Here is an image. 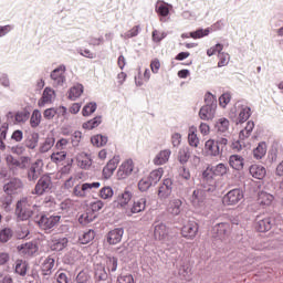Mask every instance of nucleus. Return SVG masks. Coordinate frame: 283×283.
Returning <instances> with one entry per match:
<instances>
[{
    "mask_svg": "<svg viewBox=\"0 0 283 283\" xmlns=\"http://www.w3.org/2000/svg\"><path fill=\"white\" fill-rule=\"evenodd\" d=\"M165 214H159L153 223V228L155 229V239L159 240L161 243H165L168 247H174L177 244L176 237L169 235V227L161 220H164Z\"/></svg>",
    "mask_w": 283,
    "mask_h": 283,
    "instance_id": "f257e3e1",
    "label": "nucleus"
},
{
    "mask_svg": "<svg viewBox=\"0 0 283 283\" xmlns=\"http://www.w3.org/2000/svg\"><path fill=\"white\" fill-rule=\"evenodd\" d=\"M205 106L199 109V118L202 120H212L216 117L217 108H218V99L217 96L211 92H207L205 95Z\"/></svg>",
    "mask_w": 283,
    "mask_h": 283,
    "instance_id": "f03ea898",
    "label": "nucleus"
},
{
    "mask_svg": "<svg viewBox=\"0 0 283 283\" xmlns=\"http://www.w3.org/2000/svg\"><path fill=\"white\" fill-rule=\"evenodd\" d=\"M228 138L224 137L206 140L205 153L207 156L219 157L228 150Z\"/></svg>",
    "mask_w": 283,
    "mask_h": 283,
    "instance_id": "7ed1b4c3",
    "label": "nucleus"
},
{
    "mask_svg": "<svg viewBox=\"0 0 283 283\" xmlns=\"http://www.w3.org/2000/svg\"><path fill=\"white\" fill-rule=\"evenodd\" d=\"M61 216L60 214H52L49 212H41L34 216V222L39 229L43 231H50L51 229L57 227L60 223Z\"/></svg>",
    "mask_w": 283,
    "mask_h": 283,
    "instance_id": "20e7f679",
    "label": "nucleus"
},
{
    "mask_svg": "<svg viewBox=\"0 0 283 283\" xmlns=\"http://www.w3.org/2000/svg\"><path fill=\"white\" fill-rule=\"evenodd\" d=\"M251 116V107L245 105H237L230 111V119L235 123V125L243 124L249 120Z\"/></svg>",
    "mask_w": 283,
    "mask_h": 283,
    "instance_id": "39448f33",
    "label": "nucleus"
},
{
    "mask_svg": "<svg viewBox=\"0 0 283 283\" xmlns=\"http://www.w3.org/2000/svg\"><path fill=\"white\" fill-rule=\"evenodd\" d=\"M244 200V190L235 188L229 190L222 198V205L233 207L240 205Z\"/></svg>",
    "mask_w": 283,
    "mask_h": 283,
    "instance_id": "423d86ee",
    "label": "nucleus"
},
{
    "mask_svg": "<svg viewBox=\"0 0 283 283\" xmlns=\"http://www.w3.org/2000/svg\"><path fill=\"white\" fill-rule=\"evenodd\" d=\"M274 226H275V217L274 216H270V214L256 216V218H255L254 228L260 233L269 232L271 229H273Z\"/></svg>",
    "mask_w": 283,
    "mask_h": 283,
    "instance_id": "0eeeda50",
    "label": "nucleus"
},
{
    "mask_svg": "<svg viewBox=\"0 0 283 283\" xmlns=\"http://www.w3.org/2000/svg\"><path fill=\"white\" fill-rule=\"evenodd\" d=\"M214 176L210 167H207L202 172L201 187L205 188V191H208V193H214L217 191V180Z\"/></svg>",
    "mask_w": 283,
    "mask_h": 283,
    "instance_id": "6e6552de",
    "label": "nucleus"
},
{
    "mask_svg": "<svg viewBox=\"0 0 283 283\" xmlns=\"http://www.w3.org/2000/svg\"><path fill=\"white\" fill-rule=\"evenodd\" d=\"M51 189H52V178L50 175L45 174L41 176V178H39L32 193L35 196H43L44 193H49Z\"/></svg>",
    "mask_w": 283,
    "mask_h": 283,
    "instance_id": "1a4fd4ad",
    "label": "nucleus"
},
{
    "mask_svg": "<svg viewBox=\"0 0 283 283\" xmlns=\"http://www.w3.org/2000/svg\"><path fill=\"white\" fill-rule=\"evenodd\" d=\"M66 66L65 65H60L56 66L52 72H51V80L53 87H63L66 83Z\"/></svg>",
    "mask_w": 283,
    "mask_h": 283,
    "instance_id": "9d476101",
    "label": "nucleus"
},
{
    "mask_svg": "<svg viewBox=\"0 0 283 283\" xmlns=\"http://www.w3.org/2000/svg\"><path fill=\"white\" fill-rule=\"evenodd\" d=\"M42 174H43V160L36 159L34 163L31 164V166L28 167L27 178L31 182H36V180L42 176Z\"/></svg>",
    "mask_w": 283,
    "mask_h": 283,
    "instance_id": "9b49d317",
    "label": "nucleus"
},
{
    "mask_svg": "<svg viewBox=\"0 0 283 283\" xmlns=\"http://www.w3.org/2000/svg\"><path fill=\"white\" fill-rule=\"evenodd\" d=\"M213 238L224 240L231 234V224L228 222L216 223L212 228Z\"/></svg>",
    "mask_w": 283,
    "mask_h": 283,
    "instance_id": "f8f14e48",
    "label": "nucleus"
},
{
    "mask_svg": "<svg viewBox=\"0 0 283 283\" xmlns=\"http://www.w3.org/2000/svg\"><path fill=\"white\" fill-rule=\"evenodd\" d=\"M212 193L213 192H209V190H205V188L201 187L199 189L193 190V195L190 201L196 208H202L205 205L207 195H212Z\"/></svg>",
    "mask_w": 283,
    "mask_h": 283,
    "instance_id": "ddd939ff",
    "label": "nucleus"
},
{
    "mask_svg": "<svg viewBox=\"0 0 283 283\" xmlns=\"http://www.w3.org/2000/svg\"><path fill=\"white\" fill-rule=\"evenodd\" d=\"M198 232H199V223L193 220H189L188 223H186L181 230L182 237L189 240H192L193 238H196Z\"/></svg>",
    "mask_w": 283,
    "mask_h": 283,
    "instance_id": "4468645a",
    "label": "nucleus"
},
{
    "mask_svg": "<svg viewBox=\"0 0 283 283\" xmlns=\"http://www.w3.org/2000/svg\"><path fill=\"white\" fill-rule=\"evenodd\" d=\"M172 186H174V181L170 178L164 179V181L158 188V197L160 199L169 198L172 193Z\"/></svg>",
    "mask_w": 283,
    "mask_h": 283,
    "instance_id": "2eb2a0df",
    "label": "nucleus"
},
{
    "mask_svg": "<svg viewBox=\"0 0 283 283\" xmlns=\"http://www.w3.org/2000/svg\"><path fill=\"white\" fill-rule=\"evenodd\" d=\"M124 232V228L111 230L106 235L107 243L109 245H117L123 240Z\"/></svg>",
    "mask_w": 283,
    "mask_h": 283,
    "instance_id": "dca6fc26",
    "label": "nucleus"
},
{
    "mask_svg": "<svg viewBox=\"0 0 283 283\" xmlns=\"http://www.w3.org/2000/svg\"><path fill=\"white\" fill-rule=\"evenodd\" d=\"M23 187L22 181L19 178H13L3 186L4 193L7 196L15 195L19 189Z\"/></svg>",
    "mask_w": 283,
    "mask_h": 283,
    "instance_id": "f3484780",
    "label": "nucleus"
},
{
    "mask_svg": "<svg viewBox=\"0 0 283 283\" xmlns=\"http://www.w3.org/2000/svg\"><path fill=\"white\" fill-rule=\"evenodd\" d=\"M229 119L228 118H220L216 123V129L218 135H222L223 138H229L230 133H229Z\"/></svg>",
    "mask_w": 283,
    "mask_h": 283,
    "instance_id": "a211bd4d",
    "label": "nucleus"
},
{
    "mask_svg": "<svg viewBox=\"0 0 283 283\" xmlns=\"http://www.w3.org/2000/svg\"><path fill=\"white\" fill-rule=\"evenodd\" d=\"M134 171V166L132 160H127L126 163H123L117 171V177L119 179H125L128 176H130Z\"/></svg>",
    "mask_w": 283,
    "mask_h": 283,
    "instance_id": "6ab92c4d",
    "label": "nucleus"
},
{
    "mask_svg": "<svg viewBox=\"0 0 283 283\" xmlns=\"http://www.w3.org/2000/svg\"><path fill=\"white\" fill-rule=\"evenodd\" d=\"M209 34H210V29L209 28H207V29L199 28L193 32H184L182 34H180V38H182V39L192 38L195 40H198V39H201L203 36H208Z\"/></svg>",
    "mask_w": 283,
    "mask_h": 283,
    "instance_id": "aec40b11",
    "label": "nucleus"
},
{
    "mask_svg": "<svg viewBox=\"0 0 283 283\" xmlns=\"http://www.w3.org/2000/svg\"><path fill=\"white\" fill-rule=\"evenodd\" d=\"M230 259L233 260L234 263H245L244 265H253L254 264V259L248 256L243 252H232L230 255Z\"/></svg>",
    "mask_w": 283,
    "mask_h": 283,
    "instance_id": "412c9836",
    "label": "nucleus"
},
{
    "mask_svg": "<svg viewBox=\"0 0 283 283\" xmlns=\"http://www.w3.org/2000/svg\"><path fill=\"white\" fill-rule=\"evenodd\" d=\"M17 250L20 254L24 256H32L36 253V245L33 242H25L17 247Z\"/></svg>",
    "mask_w": 283,
    "mask_h": 283,
    "instance_id": "4be33fe9",
    "label": "nucleus"
},
{
    "mask_svg": "<svg viewBox=\"0 0 283 283\" xmlns=\"http://www.w3.org/2000/svg\"><path fill=\"white\" fill-rule=\"evenodd\" d=\"M69 245V239L63 238H53L51 241V250L54 252H61L65 250V248Z\"/></svg>",
    "mask_w": 283,
    "mask_h": 283,
    "instance_id": "5701e85b",
    "label": "nucleus"
},
{
    "mask_svg": "<svg viewBox=\"0 0 283 283\" xmlns=\"http://www.w3.org/2000/svg\"><path fill=\"white\" fill-rule=\"evenodd\" d=\"M15 214L19 220L24 221L29 220L32 217L33 212L31 210H24L23 202L19 200L15 206Z\"/></svg>",
    "mask_w": 283,
    "mask_h": 283,
    "instance_id": "b1692460",
    "label": "nucleus"
},
{
    "mask_svg": "<svg viewBox=\"0 0 283 283\" xmlns=\"http://www.w3.org/2000/svg\"><path fill=\"white\" fill-rule=\"evenodd\" d=\"M170 156H171V150H170V149L160 150V151L157 154V156L155 157V159H153V163H154L156 166L165 165L166 163L169 161Z\"/></svg>",
    "mask_w": 283,
    "mask_h": 283,
    "instance_id": "393cba45",
    "label": "nucleus"
},
{
    "mask_svg": "<svg viewBox=\"0 0 283 283\" xmlns=\"http://www.w3.org/2000/svg\"><path fill=\"white\" fill-rule=\"evenodd\" d=\"M230 167L235 171H241L244 169V158L239 155H232L228 160Z\"/></svg>",
    "mask_w": 283,
    "mask_h": 283,
    "instance_id": "a878e982",
    "label": "nucleus"
},
{
    "mask_svg": "<svg viewBox=\"0 0 283 283\" xmlns=\"http://www.w3.org/2000/svg\"><path fill=\"white\" fill-rule=\"evenodd\" d=\"M184 202L181 199H172L169 202V208H168V212L172 216H179L181 213V211L184 210L182 207Z\"/></svg>",
    "mask_w": 283,
    "mask_h": 283,
    "instance_id": "bb28decb",
    "label": "nucleus"
},
{
    "mask_svg": "<svg viewBox=\"0 0 283 283\" xmlns=\"http://www.w3.org/2000/svg\"><path fill=\"white\" fill-rule=\"evenodd\" d=\"M249 171L252 177H254L255 179H259V180L264 179L266 176V169L264 166L252 165V166H250Z\"/></svg>",
    "mask_w": 283,
    "mask_h": 283,
    "instance_id": "cd10ccee",
    "label": "nucleus"
},
{
    "mask_svg": "<svg viewBox=\"0 0 283 283\" xmlns=\"http://www.w3.org/2000/svg\"><path fill=\"white\" fill-rule=\"evenodd\" d=\"M146 203H147L146 198L136 199L135 202H133V206L130 208V212L127 216L132 217L135 213H139L142 211H145Z\"/></svg>",
    "mask_w": 283,
    "mask_h": 283,
    "instance_id": "c85d7f7f",
    "label": "nucleus"
},
{
    "mask_svg": "<svg viewBox=\"0 0 283 283\" xmlns=\"http://www.w3.org/2000/svg\"><path fill=\"white\" fill-rule=\"evenodd\" d=\"M132 199L133 192L126 189L118 195L117 200H115V202H117V205L120 206V208H124L129 203V201H132Z\"/></svg>",
    "mask_w": 283,
    "mask_h": 283,
    "instance_id": "c756f323",
    "label": "nucleus"
},
{
    "mask_svg": "<svg viewBox=\"0 0 283 283\" xmlns=\"http://www.w3.org/2000/svg\"><path fill=\"white\" fill-rule=\"evenodd\" d=\"M84 87L81 83H76L69 91V99L72 102H76L80 96H82Z\"/></svg>",
    "mask_w": 283,
    "mask_h": 283,
    "instance_id": "7c9ffc66",
    "label": "nucleus"
},
{
    "mask_svg": "<svg viewBox=\"0 0 283 283\" xmlns=\"http://www.w3.org/2000/svg\"><path fill=\"white\" fill-rule=\"evenodd\" d=\"M94 279L97 282H104L108 280V274L104 265H95L94 268Z\"/></svg>",
    "mask_w": 283,
    "mask_h": 283,
    "instance_id": "2f4dec72",
    "label": "nucleus"
},
{
    "mask_svg": "<svg viewBox=\"0 0 283 283\" xmlns=\"http://www.w3.org/2000/svg\"><path fill=\"white\" fill-rule=\"evenodd\" d=\"M54 259L52 256H48L42 266H41V271H42V274L43 276H50L52 274V270H53V266H54Z\"/></svg>",
    "mask_w": 283,
    "mask_h": 283,
    "instance_id": "473e14b6",
    "label": "nucleus"
},
{
    "mask_svg": "<svg viewBox=\"0 0 283 283\" xmlns=\"http://www.w3.org/2000/svg\"><path fill=\"white\" fill-rule=\"evenodd\" d=\"M102 123H103V116L97 115L94 118L90 119L88 122L84 123L82 127L83 129L92 130L97 128Z\"/></svg>",
    "mask_w": 283,
    "mask_h": 283,
    "instance_id": "72a5a7b5",
    "label": "nucleus"
},
{
    "mask_svg": "<svg viewBox=\"0 0 283 283\" xmlns=\"http://www.w3.org/2000/svg\"><path fill=\"white\" fill-rule=\"evenodd\" d=\"M266 155V143L260 142L253 149V157L256 160H261Z\"/></svg>",
    "mask_w": 283,
    "mask_h": 283,
    "instance_id": "f704fd0d",
    "label": "nucleus"
},
{
    "mask_svg": "<svg viewBox=\"0 0 283 283\" xmlns=\"http://www.w3.org/2000/svg\"><path fill=\"white\" fill-rule=\"evenodd\" d=\"M39 133H32L24 142L25 147H28L29 149H35L39 145Z\"/></svg>",
    "mask_w": 283,
    "mask_h": 283,
    "instance_id": "c9c22d12",
    "label": "nucleus"
},
{
    "mask_svg": "<svg viewBox=\"0 0 283 283\" xmlns=\"http://www.w3.org/2000/svg\"><path fill=\"white\" fill-rule=\"evenodd\" d=\"M163 176H164V169L163 168H158L156 170H153L146 177V179H148L154 186H156L157 182H159L161 180Z\"/></svg>",
    "mask_w": 283,
    "mask_h": 283,
    "instance_id": "e433bc0d",
    "label": "nucleus"
},
{
    "mask_svg": "<svg viewBox=\"0 0 283 283\" xmlns=\"http://www.w3.org/2000/svg\"><path fill=\"white\" fill-rule=\"evenodd\" d=\"M42 120V114L40 109L35 108L32 113L31 119L29 120V124L31 125L32 129H36Z\"/></svg>",
    "mask_w": 283,
    "mask_h": 283,
    "instance_id": "4c0bfd02",
    "label": "nucleus"
},
{
    "mask_svg": "<svg viewBox=\"0 0 283 283\" xmlns=\"http://www.w3.org/2000/svg\"><path fill=\"white\" fill-rule=\"evenodd\" d=\"M31 112L29 107H24L23 111L15 113L14 115V120L18 122L19 124L25 123L30 119Z\"/></svg>",
    "mask_w": 283,
    "mask_h": 283,
    "instance_id": "58836bf2",
    "label": "nucleus"
},
{
    "mask_svg": "<svg viewBox=\"0 0 283 283\" xmlns=\"http://www.w3.org/2000/svg\"><path fill=\"white\" fill-rule=\"evenodd\" d=\"M255 128V124L253 120H249L248 124L245 125L244 129L240 132L239 138L241 140H245V138H249L251 133H253Z\"/></svg>",
    "mask_w": 283,
    "mask_h": 283,
    "instance_id": "ea45409f",
    "label": "nucleus"
},
{
    "mask_svg": "<svg viewBox=\"0 0 283 283\" xmlns=\"http://www.w3.org/2000/svg\"><path fill=\"white\" fill-rule=\"evenodd\" d=\"M95 237H96V232L94 230L90 229L88 231L83 232L82 237H80V242L82 245H86V244L93 242Z\"/></svg>",
    "mask_w": 283,
    "mask_h": 283,
    "instance_id": "a19ab883",
    "label": "nucleus"
},
{
    "mask_svg": "<svg viewBox=\"0 0 283 283\" xmlns=\"http://www.w3.org/2000/svg\"><path fill=\"white\" fill-rule=\"evenodd\" d=\"M91 143L92 145H94L95 147H103L105 145H107L108 143V137L107 136H104L102 134H97V135H94L92 138H91Z\"/></svg>",
    "mask_w": 283,
    "mask_h": 283,
    "instance_id": "79ce46f5",
    "label": "nucleus"
},
{
    "mask_svg": "<svg viewBox=\"0 0 283 283\" xmlns=\"http://www.w3.org/2000/svg\"><path fill=\"white\" fill-rule=\"evenodd\" d=\"M28 263H25L23 260H17L14 272L20 276H25L28 274Z\"/></svg>",
    "mask_w": 283,
    "mask_h": 283,
    "instance_id": "37998d69",
    "label": "nucleus"
},
{
    "mask_svg": "<svg viewBox=\"0 0 283 283\" xmlns=\"http://www.w3.org/2000/svg\"><path fill=\"white\" fill-rule=\"evenodd\" d=\"M190 157H191V153H190L189 147H185V148L179 149L178 161L180 164L185 165L186 163H189Z\"/></svg>",
    "mask_w": 283,
    "mask_h": 283,
    "instance_id": "c03bdc74",
    "label": "nucleus"
},
{
    "mask_svg": "<svg viewBox=\"0 0 283 283\" xmlns=\"http://www.w3.org/2000/svg\"><path fill=\"white\" fill-rule=\"evenodd\" d=\"M274 201V196L268 192H261L259 196V205L263 207H269Z\"/></svg>",
    "mask_w": 283,
    "mask_h": 283,
    "instance_id": "a18cd8bd",
    "label": "nucleus"
},
{
    "mask_svg": "<svg viewBox=\"0 0 283 283\" xmlns=\"http://www.w3.org/2000/svg\"><path fill=\"white\" fill-rule=\"evenodd\" d=\"M97 109V104L95 102H90L87 104H85L82 108V115L84 117H88L92 114H94Z\"/></svg>",
    "mask_w": 283,
    "mask_h": 283,
    "instance_id": "49530a36",
    "label": "nucleus"
},
{
    "mask_svg": "<svg viewBox=\"0 0 283 283\" xmlns=\"http://www.w3.org/2000/svg\"><path fill=\"white\" fill-rule=\"evenodd\" d=\"M210 171H212V174H214L216 177H222L227 175L228 168L223 164H219L217 166H212L210 168Z\"/></svg>",
    "mask_w": 283,
    "mask_h": 283,
    "instance_id": "de8ad7c7",
    "label": "nucleus"
},
{
    "mask_svg": "<svg viewBox=\"0 0 283 283\" xmlns=\"http://www.w3.org/2000/svg\"><path fill=\"white\" fill-rule=\"evenodd\" d=\"M106 268L109 272H116L118 268V259L116 256H107Z\"/></svg>",
    "mask_w": 283,
    "mask_h": 283,
    "instance_id": "09e8293b",
    "label": "nucleus"
},
{
    "mask_svg": "<svg viewBox=\"0 0 283 283\" xmlns=\"http://www.w3.org/2000/svg\"><path fill=\"white\" fill-rule=\"evenodd\" d=\"M13 237V231L11 228H4L0 231V242L7 243L11 240Z\"/></svg>",
    "mask_w": 283,
    "mask_h": 283,
    "instance_id": "8fccbe9b",
    "label": "nucleus"
},
{
    "mask_svg": "<svg viewBox=\"0 0 283 283\" xmlns=\"http://www.w3.org/2000/svg\"><path fill=\"white\" fill-rule=\"evenodd\" d=\"M151 187H155V185L151 181H149L147 177H144L138 181V189L142 192H146Z\"/></svg>",
    "mask_w": 283,
    "mask_h": 283,
    "instance_id": "3c124183",
    "label": "nucleus"
},
{
    "mask_svg": "<svg viewBox=\"0 0 283 283\" xmlns=\"http://www.w3.org/2000/svg\"><path fill=\"white\" fill-rule=\"evenodd\" d=\"M199 143L200 140H199L198 134H196L193 129H189L188 144L192 147H198Z\"/></svg>",
    "mask_w": 283,
    "mask_h": 283,
    "instance_id": "603ef678",
    "label": "nucleus"
},
{
    "mask_svg": "<svg viewBox=\"0 0 283 283\" xmlns=\"http://www.w3.org/2000/svg\"><path fill=\"white\" fill-rule=\"evenodd\" d=\"M99 196L102 199L108 200V199L113 198L114 190L109 186H106L99 190Z\"/></svg>",
    "mask_w": 283,
    "mask_h": 283,
    "instance_id": "864d4df0",
    "label": "nucleus"
},
{
    "mask_svg": "<svg viewBox=\"0 0 283 283\" xmlns=\"http://www.w3.org/2000/svg\"><path fill=\"white\" fill-rule=\"evenodd\" d=\"M54 143H55V139L53 137H48L44 140L42 147L40 148V151L42 154L49 153V150L53 147Z\"/></svg>",
    "mask_w": 283,
    "mask_h": 283,
    "instance_id": "5fc2aeb1",
    "label": "nucleus"
},
{
    "mask_svg": "<svg viewBox=\"0 0 283 283\" xmlns=\"http://www.w3.org/2000/svg\"><path fill=\"white\" fill-rule=\"evenodd\" d=\"M66 151H57L51 155L52 163L59 164L66 159Z\"/></svg>",
    "mask_w": 283,
    "mask_h": 283,
    "instance_id": "6e6d98bb",
    "label": "nucleus"
},
{
    "mask_svg": "<svg viewBox=\"0 0 283 283\" xmlns=\"http://www.w3.org/2000/svg\"><path fill=\"white\" fill-rule=\"evenodd\" d=\"M167 36L166 32H159L157 30L151 32V40L155 43H160Z\"/></svg>",
    "mask_w": 283,
    "mask_h": 283,
    "instance_id": "4d7b16f0",
    "label": "nucleus"
},
{
    "mask_svg": "<svg viewBox=\"0 0 283 283\" xmlns=\"http://www.w3.org/2000/svg\"><path fill=\"white\" fill-rule=\"evenodd\" d=\"M230 59V55L228 53L221 52L218 54V67H223L228 65V60Z\"/></svg>",
    "mask_w": 283,
    "mask_h": 283,
    "instance_id": "13d9d810",
    "label": "nucleus"
},
{
    "mask_svg": "<svg viewBox=\"0 0 283 283\" xmlns=\"http://www.w3.org/2000/svg\"><path fill=\"white\" fill-rule=\"evenodd\" d=\"M156 12L161 18H166L167 15H169L170 9L166 4H159L158 7H156Z\"/></svg>",
    "mask_w": 283,
    "mask_h": 283,
    "instance_id": "bf43d9fd",
    "label": "nucleus"
},
{
    "mask_svg": "<svg viewBox=\"0 0 283 283\" xmlns=\"http://www.w3.org/2000/svg\"><path fill=\"white\" fill-rule=\"evenodd\" d=\"M93 221H94V219L92 218V214L87 213V212L81 214L80 218H78V222L82 226H87V224H90Z\"/></svg>",
    "mask_w": 283,
    "mask_h": 283,
    "instance_id": "052dcab7",
    "label": "nucleus"
},
{
    "mask_svg": "<svg viewBox=\"0 0 283 283\" xmlns=\"http://www.w3.org/2000/svg\"><path fill=\"white\" fill-rule=\"evenodd\" d=\"M0 85H2L6 88L11 87L10 76L8 73L0 72Z\"/></svg>",
    "mask_w": 283,
    "mask_h": 283,
    "instance_id": "680f3d73",
    "label": "nucleus"
},
{
    "mask_svg": "<svg viewBox=\"0 0 283 283\" xmlns=\"http://www.w3.org/2000/svg\"><path fill=\"white\" fill-rule=\"evenodd\" d=\"M53 94H54V91L52 88L45 87L42 95L43 103L46 104L51 102Z\"/></svg>",
    "mask_w": 283,
    "mask_h": 283,
    "instance_id": "e2e57ef3",
    "label": "nucleus"
},
{
    "mask_svg": "<svg viewBox=\"0 0 283 283\" xmlns=\"http://www.w3.org/2000/svg\"><path fill=\"white\" fill-rule=\"evenodd\" d=\"M222 50H223V45L221 43H217L214 46L207 50V55L212 56V55H216L217 53L220 54V53H222L221 52Z\"/></svg>",
    "mask_w": 283,
    "mask_h": 283,
    "instance_id": "0e129e2a",
    "label": "nucleus"
},
{
    "mask_svg": "<svg viewBox=\"0 0 283 283\" xmlns=\"http://www.w3.org/2000/svg\"><path fill=\"white\" fill-rule=\"evenodd\" d=\"M118 283H135L133 274H120L117 277Z\"/></svg>",
    "mask_w": 283,
    "mask_h": 283,
    "instance_id": "69168bd1",
    "label": "nucleus"
},
{
    "mask_svg": "<svg viewBox=\"0 0 283 283\" xmlns=\"http://www.w3.org/2000/svg\"><path fill=\"white\" fill-rule=\"evenodd\" d=\"M218 101L220 102V105L224 108L231 101V94L229 92H226L220 96Z\"/></svg>",
    "mask_w": 283,
    "mask_h": 283,
    "instance_id": "338daca9",
    "label": "nucleus"
},
{
    "mask_svg": "<svg viewBox=\"0 0 283 283\" xmlns=\"http://www.w3.org/2000/svg\"><path fill=\"white\" fill-rule=\"evenodd\" d=\"M88 282V275L81 271L78 274H76L75 283H87Z\"/></svg>",
    "mask_w": 283,
    "mask_h": 283,
    "instance_id": "774afa93",
    "label": "nucleus"
}]
</instances>
